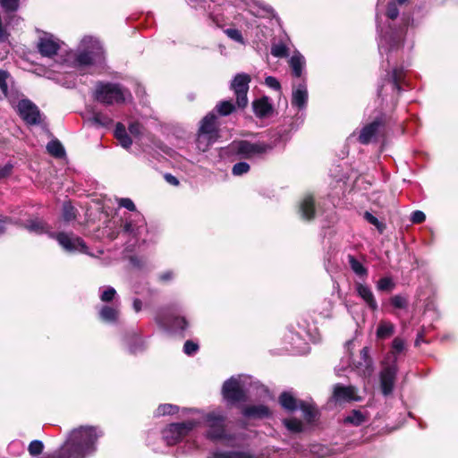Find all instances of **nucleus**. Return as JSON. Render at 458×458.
I'll list each match as a JSON object with an SVG mask.
<instances>
[{
  "label": "nucleus",
  "instance_id": "393cba45",
  "mask_svg": "<svg viewBox=\"0 0 458 458\" xmlns=\"http://www.w3.org/2000/svg\"><path fill=\"white\" fill-rule=\"evenodd\" d=\"M299 409L302 411L303 418L308 423L314 422L319 416V412L314 403L301 401Z\"/></svg>",
  "mask_w": 458,
  "mask_h": 458
},
{
  "label": "nucleus",
  "instance_id": "b1692460",
  "mask_svg": "<svg viewBox=\"0 0 458 458\" xmlns=\"http://www.w3.org/2000/svg\"><path fill=\"white\" fill-rule=\"evenodd\" d=\"M120 311L117 308L103 305L98 311L99 318L106 323H116L118 321Z\"/></svg>",
  "mask_w": 458,
  "mask_h": 458
},
{
  "label": "nucleus",
  "instance_id": "39448f33",
  "mask_svg": "<svg viewBox=\"0 0 458 458\" xmlns=\"http://www.w3.org/2000/svg\"><path fill=\"white\" fill-rule=\"evenodd\" d=\"M390 123L391 116L386 113L379 112L371 122L362 127L358 141L362 145H369L377 135L384 134Z\"/></svg>",
  "mask_w": 458,
  "mask_h": 458
},
{
  "label": "nucleus",
  "instance_id": "5701e85b",
  "mask_svg": "<svg viewBox=\"0 0 458 458\" xmlns=\"http://www.w3.org/2000/svg\"><path fill=\"white\" fill-rule=\"evenodd\" d=\"M308 101V91L306 84L301 83L297 89L293 90L292 94V106H296L298 109H302L306 106Z\"/></svg>",
  "mask_w": 458,
  "mask_h": 458
},
{
  "label": "nucleus",
  "instance_id": "c756f323",
  "mask_svg": "<svg viewBox=\"0 0 458 458\" xmlns=\"http://www.w3.org/2000/svg\"><path fill=\"white\" fill-rule=\"evenodd\" d=\"M304 58L301 54H294L289 60V65L292 69V74L294 77L300 78L302 74L304 66Z\"/></svg>",
  "mask_w": 458,
  "mask_h": 458
},
{
  "label": "nucleus",
  "instance_id": "9d476101",
  "mask_svg": "<svg viewBox=\"0 0 458 458\" xmlns=\"http://www.w3.org/2000/svg\"><path fill=\"white\" fill-rule=\"evenodd\" d=\"M222 395L230 405L246 402L247 394L240 381L234 377L225 380L222 386Z\"/></svg>",
  "mask_w": 458,
  "mask_h": 458
},
{
  "label": "nucleus",
  "instance_id": "3c124183",
  "mask_svg": "<svg viewBox=\"0 0 458 458\" xmlns=\"http://www.w3.org/2000/svg\"><path fill=\"white\" fill-rule=\"evenodd\" d=\"M199 348V344L191 340H187L183 344V352L188 356L195 354Z\"/></svg>",
  "mask_w": 458,
  "mask_h": 458
},
{
  "label": "nucleus",
  "instance_id": "2eb2a0df",
  "mask_svg": "<svg viewBox=\"0 0 458 458\" xmlns=\"http://www.w3.org/2000/svg\"><path fill=\"white\" fill-rule=\"evenodd\" d=\"M405 72L402 67H394L389 72L386 78L383 80V83L377 89V95L380 97L383 92L385 83L392 84L393 90H396L398 93L402 90V82L404 81Z\"/></svg>",
  "mask_w": 458,
  "mask_h": 458
},
{
  "label": "nucleus",
  "instance_id": "ea45409f",
  "mask_svg": "<svg viewBox=\"0 0 458 458\" xmlns=\"http://www.w3.org/2000/svg\"><path fill=\"white\" fill-rule=\"evenodd\" d=\"M286 428L294 433H301L303 430L301 420L296 418L286 419L284 420Z\"/></svg>",
  "mask_w": 458,
  "mask_h": 458
},
{
  "label": "nucleus",
  "instance_id": "58836bf2",
  "mask_svg": "<svg viewBox=\"0 0 458 458\" xmlns=\"http://www.w3.org/2000/svg\"><path fill=\"white\" fill-rule=\"evenodd\" d=\"M395 284L389 276L380 278L377 283V289L379 292H391L394 289Z\"/></svg>",
  "mask_w": 458,
  "mask_h": 458
},
{
  "label": "nucleus",
  "instance_id": "dca6fc26",
  "mask_svg": "<svg viewBox=\"0 0 458 458\" xmlns=\"http://www.w3.org/2000/svg\"><path fill=\"white\" fill-rule=\"evenodd\" d=\"M252 109L256 117L259 119L270 117L274 113V107L267 96L253 100Z\"/></svg>",
  "mask_w": 458,
  "mask_h": 458
},
{
  "label": "nucleus",
  "instance_id": "f3484780",
  "mask_svg": "<svg viewBox=\"0 0 458 458\" xmlns=\"http://www.w3.org/2000/svg\"><path fill=\"white\" fill-rule=\"evenodd\" d=\"M383 39L388 46V51H394L403 47L404 36L403 31L389 26L388 30L383 36Z\"/></svg>",
  "mask_w": 458,
  "mask_h": 458
},
{
  "label": "nucleus",
  "instance_id": "0eeeda50",
  "mask_svg": "<svg viewBox=\"0 0 458 458\" xmlns=\"http://www.w3.org/2000/svg\"><path fill=\"white\" fill-rule=\"evenodd\" d=\"M197 424L193 420L171 423L162 430V437L167 445H174L187 437Z\"/></svg>",
  "mask_w": 458,
  "mask_h": 458
},
{
  "label": "nucleus",
  "instance_id": "4468645a",
  "mask_svg": "<svg viewBox=\"0 0 458 458\" xmlns=\"http://www.w3.org/2000/svg\"><path fill=\"white\" fill-rule=\"evenodd\" d=\"M330 400L337 404L360 401V396L357 394V388L354 386H344L340 383L334 385L333 393Z\"/></svg>",
  "mask_w": 458,
  "mask_h": 458
},
{
  "label": "nucleus",
  "instance_id": "7ed1b4c3",
  "mask_svg": "<svg viewBox=\"0 0 458 458\" xmlns=\"http://www.w3.org/2000/svg\"><path fill=\"white\" fill-rule=\"evenodd\" d=\"M273 147L265 142H250L246 140H233L228 146L223 148V154L228 157H239L251 159L272 150Z\"/></svg>",
  "mask_w": 458,
  "mask_h": 458
},
{
  "label": "nucleus",
  "instance_id": "4be33fe9",
  "mask_svg": "<svg viewBox=\"0 0 458 458\" xmlns=\"http://www.w3.org/2000/svg\"><path fill=\"white\" fill-rule=\"evenodd\" d=\"M301 400H298L291 392L284 391L278 396L281 407L288 412H294L300 407Z\"/></svg>",
  "mask_w": 458,
  "mask_h": 458
},
{
  "label": "nucleus",
  "instance_id": "f03ea898",
  "mask_svg": "<svg viewBox=\"0 0 458 458\" xmlns=\"http://www.w3.org/2000/svg\"><path fill=\"white\" fill-rule=\"evenodd\" d=\"M220 138L218 116L214 111H211L199 121L196 139L197 148L199 150L206 152Z\"/></svg>",
  "mask_w": 458,
  "mask_h": 458
},
{
  "label": "nucleus",
  "instance_id": "473e14b6",
  "mask_svg": "<svg viewBox=\"0 0 458 458\" xmlns=\"http://www.w3.org/2000/svg\"><path fill=\"white\" fill-rule=\"evenodd\" d=\"M348 263L351 269L359 276L367 277L368 268L363 266L354 256L348 255Z\"/></svg>",
  "mask_w": 458,
  "mask_h": 458
},
{
  "label": "nucleus",
  "instance_id": "6ab92c4d",
  "mask_svg": "<svg viewBox=\"0 0 458 458\" xmlns=\"http://www.w3.org/2000/svg\"><path fill=\"white\" fill-rule=\"evenodd\" d=\"M299 213L302 219L312 221L316 217V202L312 194H307L300 202Z\"/></svg>",
  "mask_w": 458,
  "mask_h": 458
},
{
  "label": "nucleus",
  "instance_id": "a211bd4d",
  "mask_svg": "<svg viewBox=\"0 0 458 458\" xmlns=\"http://www.w3.org/2000/svg\"><path fill=\"white\" fill-rule=\"evenodd\" d=\"M242 415L247 419L263 420L272 417L270 408L264 404L248 405L242 411Z\"/></svg>",
  "mask_w": 458,
  "mask_h": 458
},
{
  "label": "nucleus",
  "instance_id": "052dcab7",
  "mask_svg": "<svg viewBox=\"0 0 458 458\" xmlns=\"http://www.w3.org/2000/svg\"><path fill=\"white\" fill-rule=\"evenodd\" d=\"M425 220H426V215L422 211L416 210V211L412 212L411 216V221L413 224H417V225L421 224Z\"/></svg>",
  "mask_w": 458,
  "mask_h": 458
},
{
  "label": "nucleus",
  "instance_id": "6e6d98bb",
  "mask_svg": "<svg viewBox=\"0 0 458 458\" xmlns=\"http://www.w3.org/2000/svg\"><path fill=\"white\" fill-rule=\"evenodd\" d=\"M0 4L6 11L13 12L18 8V0H0Z\"/></svg>",
  "mask_w": 458,
  "mask_h": 458
},
{
  "label": "nucleus",
  "instance_id": "6e6552de",
  "mask_svg": "<svg viewBox=\"0 0 458 458\" xmlns=\"http://www.w3.org/2000/svg\"><path fill=\"white\" fill-rule=\"evenodd\" d=\"M250 81V75L244 72L237 73L231 81L230 89L234 92L239 109L242 110L248 106L249 100L247 94Z\"/></svg>",
  "mask_w": 458,
  "mask_h": 458
},
{
  "label": "nucleus",
  "instance_id": "9b49d317",
  "mask_svg": "<svg viewBox=\"0 0 458 458\" xmlns=\"http://www.w3.org/2000/svg\"><path fill=\"white\" fill-rule=\"evenodd\" d=\"M19 116L27 125L41 123V113L38 106L29 98L21 99L16 106Z\"/></svg>",
  "mask_w": 458,
  "mask_h": 458
},
{
  "label": "nucleus",
  "instance_id": "a19ab883",
  "mask_svg": "<svg viewBox=\"0 0 458 458\" xmlns=\"http://www.w3.org/2000/svg\"><path fill=\"white\" fill-rule=\"evenodd\" d=\"M179 411V407L171 403L160 404L157 407V412L158 416L174 415Z\"/></svg>",
  "mask_w": 458,
  "mask_h": 458
},
{
  "label": "nucleus",
  "instance_id": "e2e57ef3",
  "mask_svg": "<svg viewBox=\"0 0 458 458\" xmlns=\"http://www.w3.org/2000/svg\"><path fill=\"white\" fill-rule=\"evenodd\" d=\"M134 344L130 345V352L135 353L142 346V341L138 335H134Z\"/></svg>",
  "mask_w": 458,
  "mask_h": 458
},
{
  "label": "nucleus",
  "instance_id": "c9c22d12",
  "mask_svg": "<svg viewBox=\"0 0 458 458\" xmlns=\"http://www.w3.org/2000/svg\"><path fill=\"white\" fill-rule=\"evenodd\" d=\"M389 302L397 310H407L409 307V298L405 294H395L389 299Z\"/></svg>",
  "mask_w": 458,
  "mask_h": 458
},
{
  "label": "nucleus",
  "instance_id": "13d9d810",
  "mask_svg": "<svg viewBox=\"0 0 458 458\" xmlns=\"http://www.w3.org/2000/svg\"><path fill=\"white\" fill-rule=\"evenodd\" d=\"M142 128H143V126L140 123L132 122L129 124L128 131L131 135L138 137L141 134Z\"/></svg>",
  "mask_w": 458,
  "mask_h": 458
},
{
  "label": "nucleus",
  "instance_id": "69168bd1",
  "mask_svg": "<svg viewBox=\"0 0 458 458\" xmlns=\"http://www.w3.org/2000/svg\"><path fill=\"white\" fill-rule=\"evenodd\" d=\"M164 178L171 185L178 186L180 184L179 180L175 176H174L172 174H168V173L165 174L164 175Z\"/></svg>",
  "mask_w": 458,
  "mask_h": 458
},
{
  "label": "nucleus",
  "instance_id": "5fc2aeb1",
  "mask_svg": "<svg viewBox=\"0 0 458 458\" xmlns=\"http://www.w3.org/2000/svg\"><path fill=\"white\" fill-rule=\"evenodd\" d=\"M360 359L364 361L366 368H370L373 365V360L369 355V348L365 346L360 351Z\"/></svg>",
  "mask_w": 458,
  "mask_h": 458
},
{
  "label": "nucleus",
  "instance_id": "aec40b11",
  "mask_svg": "<svg viewBox=\"0 0 458 458\" xmlns=\"http://www.w3.org/2000/svg\"><path fill=\"white\" fill-rule=\"evenodd\" d=\"M357 295L361 298L371 311H377L378 305L370 287L361 283H355Z\"/></svg>",
  "mask_w": 458,
  "mask_h": 458
},
{
  "label": "nucleus",
  "instance_id": "864d4df0",
  "mask_svg": "<svg viewBox=\"0 0 458 458\" xmlns=\"http://www.w3.org/2000/svg\"><path fill=\"white\" fill-rule=\"evenodd\" d=\"M93 122L101 126H107L111 123L112 120L107 116L101 113H94Z\"/></svg>",
  "mask_w": 458,
  "mask_h": 458
},
{
  "label": "nucleus",
  "instance_id": "79ce46f5",
  "mask_svg": "<svg viewBox=\"0 0 458 458\" xmlns=\"http://www.w3.org/2000/svg\"><path fill=\"white\" fill-rule=\"evenodd\" d=\"M405 348V342L401 337H395L392 342L390 355L393 356V360L396 358V355L401 353Z\"/></svg>",
  "mask_w": 458,
  "mask_h": 458
},
{
  "label": "nucleus",
  "instance_id": "a878e982",
  "mask_svg": "<svg viewBox=\"0 0 458 458\" xmlns=\"http://www.w3.org/2000/svg\"><path fill=\"white\" fill-rule=\"evenodd\" d=\"M114 137L120 145L124 148H131L132 140L129 136L125 126L122 123H117L114 130Z\"/></svg>",
  "mask_w": 458,
  "mask_h": 458
},
{
  "label": "nucleus",
  "instance_id": "72a5a7b5",
  "mask_svg": "<svg viewBox=\"0 0 458 458\" xmlns=\"http://www.w3.org/2000/svg\"><path fill=\"white\" fill-rule=\"evenodd\" d=\"M213 458H255L253 454L242 451L216 452Z\"/></svg>",
  "mask_w": 458,
  "mask_h": 458
},
{
  "label": "nucleus",
  "instance_id": "4d7b16f0",
  "mask_svg": "<svg viewBox=\"0 0 458 458\" xmlns=\"http://www.w3.org/2000/svg\"><path fill=\"white\" fill-rule=\"evenodd\" d=\"M118 205L121 208H124L130 211H135L136 206L133 201L129 198H121L118 199Z\"/></svg>",
  "mask_w": 458,
  "mask_h": 458
},
{
  "label": "nucleus",
  "instance_id": "774afa93",
  "mask_svg": "<svg viewBox=\"0 0 458 458\" xmlns=\"http://www.w3.org/2000/svg\"><path fill=\"white\" fill-rule=\"evenodd\" d=\"M132 307L135 312H140L142 309V301L138 298L134 299L132 302Z\"/></svg>",
  "mask_w": 458,
  "mask_h": 458
},
{
  "label": "nucleus",
  "instance_id": "de8ad7c7",
  "mask_svg": "<svg viewBox=\"0 0 458 458\" xmlns=\"http://www.w3.org/2000/svg\"><path fill=\"white\" fill-rule=\"evenodd\" d=\"M271 55L275 57H285L288 55V48L284 44H275L271 47Z\"/></svg>",
  "mask_w": 458,
  "mask_h": 458
},
{
  "label": "nucleus",
  "instance_id": "c03bdc74",
  "mask_svg": "<svg viewBox=\"0 0 458 458\" xmlns=\"http://www.w3.org/2000/svg\"><path fill=\"white\" fill-rule=\"evenodd\" d=\"M250 165L246 162L242 161L233 165L232 168V174L235 176H240L244 174H247L250 171Z\"/></svg>",
  "mask_w": 458,
  "mask_h": 458
},
{
  "label": "nucleus",
  "instance_id": "cd10ccee",
  "mask_svg": "<svg viewBox=\"0 0 458 458\" xmlns=\"http://www.w3.org/2000/svg\"><path fill=\"white\" fill-rule=\"evenodd\" d=\"M394 333V325L390 321L382 320L377 328V338L385 340L392 336Z\"/></svg>",
  "mask_w": 458,
  "mask_h": 458
},
{
  "label": "nucleus",
  "instance_id": "338daca9",
  "mask_svg": "<svg viewBox=\"0 0 458 458\" xmlns=\"http://www.w3.org/2000/svg\"><path fill=\"white\" fill-rule=\"evenodd\" d=\"M173 277H174V273L172 271H165L159 275V280L164 283L172 280Z\"/></svg>",
  "mask_w": 458,
  "mask_h": 458
},
{
  "label": "nucleus",
  "instance_id": "4c0bfd02",
  "mask_svg": "<svg viewBox=\"0 0 458 458\" xmlns=\"http://www.w3.org/2000/svg\"><path fill=\"white\" fill-rule=\"evenodd\" d=\"M363 218L370 225H373L379 233H383L386 229V225L384 222L379 221L375 216H373L369 211L364 212Z\"/></svg>",
  "mask_w": 458,
  "mask_h": 458
},
{
  "label": "nucleus",
  "instance_id": "f704fd0d",
  "mask_svg": "<svg viewBox=\"0 0 458 458\" xmlns=\"http://www.w3.org/2000/svg\"><path fill=\"white\" fill-rule=\"evenodd\" d=\"M74 63L78 67L92 65L94 64L92 53L89 51H82L79 53L74 59Z\"/></svg>",
  "mask_w": 458,
  "mask_h": 458
},
{
  "label": "nucleus",
  "instance_id": "7c9ffc66",
  "mask_svg": "<svg viewBox=\"0 0 458 458\" xmlns=\"http://www.w3.org/2000/svg\"><path fill=\"white\" fill-rule=\"evenodd\" d=\"M24 227L30 231L38 234L44 233L47 231L48 227L46 222L40 218L30 219L25 224Z\"/></svg>",
  "mask_w": 458,
  "mask_h": 458
},
{
  "label": "nucleus",
  "instance_id": "f257e3e1",
  "mask_svg": "<svg viewBox=\"0 0 458 458\" xmlns=\"http://www.w3.org/2000/svg\"><path fill=\"white\" fill-rule=\"evenodd\" d=\"M102 432L94 426H80L70 431L65 442L53 454L43 458H87L97 451Z\"/></svg>",
  "mask_w": 458,
  "mask_h": 458
},
{
  "label": "nucleus",
  "instance_id": "603ef678",
  "mask_svg": "<svg viewBox=\"0 0 458 458\" xmlns=\"http://www.w3.org/2000/svg\"><path fill=\"white\" fill-rule=\"evenodd\" d=\"M225 33L231 39H233L236 42H239V43H243L242 34L241 30H239L238 29L229 28L225 30Z\"/></svg>",
  "mask_w": 458,
  "mask_h": 458
},
{
  "label": "nucleus",
  "instance_id": "0e129e2a",
  "mask_svg": "<svg viewBox=\"0 0 458 458\" xmlns=\"http://www.w3.org/2000/svg\"><path fill=\"white\" fill-rule=\"evenodd\" d=\"M12 223V218L9 216H0V235L4 233L6 225Z\"/></svg>",
  "mask_w": 458,
  "mask_h": 458
},
{
  "label": "nucleus",
  "instance_id": "37998d69",
  "mask_svg": "<svg viewBox=\"0 0 458 458\" xmlns=\"http://www.w3.org/2000/svg\"><path fill=\"white\" fill-rule=\"evenodd\" d=\"M44 444L40 440H33L30 443L28 446L29 454L31 456H37L43 453Z\"/></svg>",
  "mask_w": 458,
  "mask_h": 458
},
{
  "label": "nucleus",
  "instance_id": "a18cd8bd",
  "mask_svg": "<svg viewBox=\"0 0 458 458\" xmlns=\"http://www.w3.org/2000/svg\"><path fill=\"white\" fill-rule=\"evenodd\" d=\"M398 15H399V9L397 6V3L395 1L389 2L386 5V16L388 19L394 21L397 19Z\"/></svg>",
  "mask_w": 458,
  "mask_h": 458
},
{
  "label": "nucleus",
  "instance_id": "ddd939ff",
  "mask_svg": "<svg viewBox=\"0 0 458 458\" xmlns=\"http://www.w3.org/2000/svg\"><path fill=\"white\" fill-rule=\"evenodd\" d=\"M55 239L68 252L88 253V246L84 240L74 233L60 232L56 234Z\"/></svg>",
  "mask_w": 458,
  "mask_h": 458
},
{
  "label": "nucleus",
  "instance_id": "1a4fd4ad",
  "mask_svg": "<svg viewBox=\"0 0 458 458\" xmlns=\"http://www.w3.org/2000/svg\"><path fill=\"white\" fill-rule=\"evenodd\" d=\"M383 368L379 373L380 390L384 396L390 395L394 388L398 365L394 358L390 362L384 361Z\"/></svg>",
  "mask_w": 458,
  "mask_h": 458
},
{
  "label": "nucleus",
  "instance_id": "680f3d73",
  "mask_svg": "<svg viewBox=\"0 0 458 458\" xmlns=\"http://www.w3.org/2000/svg\"><path fill=\"white\" fill-rule=\"evenodd\" d=\"M265 83L269 87V88H272L276 90H280L281 89V85H280V82L278 81V80L273 76H267L266 79H265Z\"/></svg>",
  "mask_w": 458,
  "mask_h": 458
},
{
  "label": "nucleus",
  "instance_id": "e433bc0d",
  "mask_svg": "<svg viewBox=\"0 0 458 458\" xmlns=\"http://www.w3.org/2000/svg\"><path fill=\"white\" fill-rule=\"evenodd\" d=\"M78 210L71 202H64L63 205V218L65 222H71L77 218Z\"/></svg>",
  "mask_w": 458,
  "mask_h": 458
},
{
  "label": "nucleus",
  "instance_id": "412c9836",
  "mask_svg": "<svg viewBox=\"0 0 458 458\" xmlns=\"http://www.w3.org/2000/svg\"><path fill=\"white\" fill-rule=\"evenodd\" d=\"M37 48L42 56L53 57L57 55L60 45L51 38H40Z\"/></svg>",
  "mask_w": 458,
  "mask_h": 458
},
{
  "label": "nucleus",
  "instance_id": "bf43d9fd",
  "mask_svg": "<svg viewBox=\"0 0 458 458\" xmlns=\"http://www.w3.org/2000/svg\"><path fill=\"white\" fill-rule=\"evenodd\" d=\"M13 169V165L11 162L6 163L4 166L0 167V181L9 177Z\"/></svg>",
  "mask_w": 458,
  "mask_h": 458
},
{
  "label": "nucleus",
  "instance_id": "c85d7f7f",
  "mask_svg": "<svg viewBox=\"0 0 458 458\" xmlns=\"http://www.w3.org/2000/svg\"><path fill=\"white\" fill-rule=\"evenodd\" d=\"M367 416L360 410H352L350 414L344 419V424L359 427L367 421Z\"/></svg>",
  "mask_w": 458,
  "mask_h": 458
},
{
  "label": "nucleus",
  "instance_id": "20e7f679",
  "mask_svg": "<svg viewBox=\"0 0 458 458\" xmlns=\"http://www.w3.org/2000/svg\"><path fill=\"white\" fill-rule=\"evenodd\" d=\"M124 94L125 89L118 83L98 81L95 86L94 98L106 106L120 105L125 102Z\"/></svg>",
  "mask_w": 458,
  "mask_h": 458
},
{
  "label": "nucleus",
  "instance_id": "49530a36",
  "mask_svg": "<svg viewBox=\"0 0 458 458\" xmlns=\"http://www.w3.org/2000/svg\"><path fill=\"white\" fill-rule=\"evenodd\" d=\"M9 77L10 73L7 71L0 69V89L5 98L8 97L9 93L7 84V80Z\"/></svg>",
  "mask_w": 458,
  "mask_h": 458
},
{
  "label": "nucleus",
  "instance_id": "f8f14e48",
  "mask_svg": "<svg viewBox=\"0 0 458 458\" xmlns=\"http://www.w3.org/2000/svg\"><path fill=\"white\" fill-rule=\"evenodd\" d=\"M205 421L208 426L207 432L208 439L216 441L226 437L225 417L224 415L210 412L206 415Z\"/></svg>",
  "mask_w": 458,
  "mask_h": 458
},
{
  "label": "nucleus",
  "instance_id": "2f4dec72",
  "mask_svg": "<svg viewBox=\"0 0 458 458\" xmlns=\"http://www.w3.org/2000/svg\"><path fill=\"white\" fill-rule=\"evenodd\" d=\"M47 149L55 158H62L65 156L64 148L57 139L50 140L47 145Z\"/></svg>",
  "mask_w": 458,
  "mask_h": 458
},
{
  "label": "nucleus",
  "instance_id": "09e8293b",
  "mask_svg": "<svg viewBox=\"0 0 458 458\" xmlns=\"http://www.w3.org/2000/svg\"><path fill=\"white\" fill-rule=\"evenodd\" d=\"M117 293L112 286H107L100 294V300L103 302H110L116 296Z\"/></svg>",
  "mask_w": 458,
  "mask_h": 458
},
{
  "label": "nucleus",
  "instance_id": "423d86ee",
  "mask_svg": "<svg viewBox=\"0 0 458 458\" xmlns=\"http://www.w3.org/2000/svg\"><path fill=\"white\" fill-rule=\"evenodd\" d=\"M180 309L176 304L162 307L157 312L155 320L164 329L174 327L184 331L188 327V321L184 317L177 315Z\"/></svg>",
  "mask_w": 458,
  "mask_h": 458
},
{
  "label": "nucleus",
  "instance_id": "bb28decb",
  "mask_svg": "<svg viewBox=\"0 0 458 458\" xmlns=\"http://www.w3.org/2000/svg\"><path fill=\"white\" fill-rule=\"evenodd\" d=\"M237 108V104H233L232 100H222L216 105L212 111H214L217 116H228L234 113Z\"/></svg>",
  "mask_w": 458,
  "mask_h": 458
},
{
  "label": "nucleus",
  "instance_id": "8fccbe9b",
  "mask_svg": "<svg viewBox=\"0 0 458 458\" xmlns=\"http://www.w3.org/2000/svg\"><path fill=\"white\" fill-rule=\"evenodd\" d=\"M310 452L320 457H326L331 454V451L327 446L319 444L312 445Z\"/></svg>",
  "mask_w": 458,
  "mask_h": 458
}]
</instances>
